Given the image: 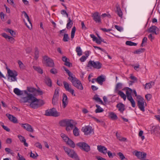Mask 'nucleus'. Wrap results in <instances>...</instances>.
<instances>
[{
  "instance_id": "obj_1",
  "label": "nucleus",
  "mask_w": 160,
  "mask_h": 160,
  "mask_svg": "<svg viewBox=\"0 0 160 160\" xmlns=\"http://www.w3.org/2000/svg\"><path fill=\"white\" fill-rule=\"evenodd\" d=\"M21 100L23 102L30 103V106L33 108H37L38 107V103H35L38 101V99L32 94L29 93L28 96L22 98Z\"/></svg>"
},
{
  "instance_id": "obj_2",
  "label": "nucleus",
  "mask_w": 160,
  "mask_h": 160,
  "mask_svg": "<svg viewBox=\"0 0 160 160\" xmlns=\"http://www.w3.org/2000/svg\"><path fill=\"white\" fill-rule=\"evenodd\" d=\"M6 69L7 70L8 78L10 82L17 81V78L16 77L18 76L17 72L15 70H10L8 67L7 64L5 62Z\"/></svg>"
},
{
  "instance_id": "obj_3",
  "label": "nucleus",
  "mask_w": 160,
  "mask_h": 160,
  "mask_svg": "<svg viewBox=\"0 0 160 160\" xmlns=\"http://www.w3.org/2000/svg\"><path fill=\"white\" fill-rule=\"evenodd\" d=\"M63 149L65 152L68 155L69 157L74 159L75 160H80L77 154L72 149L65 147H63Z\"/></svg>"
},
{
  "instance_id": "obj_4",
  "label": "nucleus",
  "mask_w": 160,
  "mask_h": 160,
  "mask_svg": "<svg viewBox=\"0 0 160 160\" xmlns=\"http://www.w3.org/2000/svg\"><path fill=\"white\" fill-rule=\"evenodd\" d=\"M97 149L99 152L104 154L106 155L107 153L109 158H113V156L112 153L109 151H108L107 148L105 147L102 145H98L97 146Z\"/></svg>"
},
{
  "instance_id": "obj_5",
  "label": "nucleus",
  "mask_w": 160,
  "mask_h": 160,
  "mask_svg": "<svg viewBox=\"0 0 160 160\" xmlns=\"http://www.w3.org/2000/svg\"><path fill=\"white\" fill-rule=\"evenodd\" d=\"M45 115L46 116H51L57 117L60 115V114L56 110L55 108L48 109L45 111Z\"/></svg>"
},
{
  "instance_id": "obj_6",
  "label": "nucleus",
  "mask_w": 160,
  "mask_h": 160,
  "mask_svg": "<svg viewBox=\"0 0 160 160\" xmlns=\"http://www.w3.org/2000/svg\"><path fill=\"white\" fill-rule=\"evenodd\" d=\"M102 64L99 62H95L94 61L90 60L88 63L87 67L90 68L91 67L97 69H100L102 68Z\"/></svg>"
},
{
  "instance_id": "obj_7",
  "label": "nucleus",
  "mask_w": 160,
  "mask_h": 160,
  "mask_svg": "<svg viewBox=\"0 0 160 160\" xmlns=\"http://www.w3.org/2000/svg\"><path fill=\"white\" fill-rule=\"evenodd\" d=\"M76 145L78 146L80 149L87 152H89L90 150L89 146L85 142H80L77 143Z\"/></svg>"
},
{
  "instance_id": "obj_8",
  "label": "nucleus",
  "mask_w": 160,
  "mask_h": 160,
  "mask_svg": "<svg viewBox=\"0 0 160 160\" xmlns=\"http://www.w3.org/2000/svg\"><path fill=\"white\" fill-rule=\"evenodd\" d=\"M71 120L65 119L60 121L59 124L62 127H70L71 129H73V126L71 122Z\"/></svg>"
},
{
  "instance_id": "obj_9",
  "label": "nucleus",
  "mask_w": 160,
  "mask_h": 160,
  "mask_svg": "<svg viewBox=\"0 0 160 160\" xmlns=\"http://www.w3.org/2000/svg\"><path fill=\"white\" fill-rule=\"evenodd\" d=\"M43 59L45 62L44 63L45 64L46 66L53 67H54V64L53 60L51 58L47 56H44L43 57Z\"/></svg>"
},
{
  "instance_id": "obj_10",
  "label": "nucleus",
  "mask_w": 160,
  "mask_h": 160,
  "mask_svg": "<svg viewBox=\"0 0 160 160\" xmlns=\"http://www.w3.org/2000/svg\"><path fill=\"white\" fill-rule=\"evenodd\" d=\"M138 99L137 100V104L138 108L144 112L145 109L144 105L145 100L142 97L138 96Z\"/></svg>"
},
{
  "instance_id": "obj_11",
  "label": "nucleus",
  "mask_w": 160,
  "mask_h": 160,
  "mask_svg": "<svg viewBox=\"0 0 160 160\" xmlns=\"http://www.w3.org/2000/svg\"><path fill=\"white\" fill-rule=\"evenodd\" d=\"M72 84L77 89L81 90L83 89V87L81 81L77 78L71 82Z\"/></svg>"
},
{
  "instance_id": "obj_12",
  "label": "nucleus",
  "mask_w": 160,
  "mask_h": 160,
  "mask_svg": "<svg viewBox=\"0 0 160 160\" xmlns=\"http://www.w3.org/2000/svg\"><path fill=\"white\" fill-rule=\"evenodd\" d=\"M159 31V28L155 26H151L147 30L148 32L154 33L156 35L158 34Z\"/></svg>"
},
{
  "instance_id": "obj_13",
  "label": "nucleus",
  "mask_w": 160,
  "mask_h": 160,
  "mask_svg": "<svg viewBox=\"0 0 160 160\" xmlns=\"http://www.w3.org/2000/svg\"><path fill=\"white\" fill-rule=\"evenodd\" d=\"M63 84L65 90L70 92L72 95H73L74 96H75V94H74V90L71 88V86L67 82L64 81L63 82Z\"/></svg>"
},
{
  "instance_id": "obj_14",
  "label": "nucleus",
  "mask_w": 160,
  "mask_h": 160,
  "mask_svg": "<svg viewBox=\"0 0 160 160\" xmlns=\"http://www.w3.org/2000/svg\"><path fill=\"white\" fill-rule=\"evenodd\" d=\"M63 68L64 70L68 73L69 77L68 78V79L71 82L76 79V78L75 77V75H73V73L70 72L67 68L65 67H63Z\"/></svg>"
},
{
  "instance_id": "obj_15",
  "label": "nucleus",
  "mask_w": 160,
  "mask_h": 160,
  "mask_svg": "<svg viewBox=\"0 0 160 160\" xmlns=\"http://www.w3.org/2000/svg\"><path fill=\"white\" fill-rule=\"evenodd\" d=\"M13 92L16 94L18 96L23 95L24 93L27 95V96H28V94L29 93L26 90L21 91L18 88H14L13 90Z\"/></svg>"
},
{
  "instance_id": "obj_16",
  "label": "nucleus",
  "mask_w": 160,
  "mask_h": 160,
  "mask_svg": "<svg viewBox=\"0 0 160 160\" xmlns=\"http://www.w3.org/2000/svg\"><path fill=\"white\" fill-rule=\"evenodd\" d=\"M92 16L93 18V20L96 22L101 23L100 16L99 15L98 12H96L93 13Z\"/></svg>"
},
{
  "instance_id": "obj_17",
  "label": "nucleus",
  "mask_w": 160,
  "mask_h": 160,
  "mask_svg": "<svg viewBox=\"0 0 160 160\" xmlns=\"http://www.w3.org/2000/svg\"><path fill=\"white\" fill-rule=\"evenodd\" d=\"M22 127L25 129L28 132H32L34 130L32 128L31 126L28 123H22L21 124Z\"/></svg>"
},
{
  "instance_id": "obj_18",
  "label": "nucleus",
  "mask_w": 160,
  "mask_h": 160,
  "mask_svg": "<svg viewBox=\"0 0 160 160\" xmlns=\"http://www.w3.org/2000/svg\"><path fill=\"white\" fill-rule=\"evenodd\" d=\"M82 131L84 132L86 135H88L92 133L93 132L92 128L88 126H85V127H83L82 129Z\"/></svg>"
},
{
  "instance_id": "obj_19",
  "label": "nucleus",
  "mask_w": 160,
  "mask_h": 160,
  "mask_svg": "<svg viewBox=\"0 0 160 160\" xmlns=\"http://www.w3.org/2000/svg\"><path fill=\"white\" fill-rule=\"evenodd\" d=\"M105 80V78L102 75L98 77L95 80L96 82L100 85H102L103 84V82Z\"/></svg>"
},
{
  "instance_id": "obj_20",
  "label": "nucleus",
  "mask_w": 160,
  "mask_h": 160,
  "mask_svg": "<svg viewBox=\"0 0 160 160\" xmlns=\"http://www.w3.org/2000/svg\"><path fill=\"white\" fill-rule=\"evenodd\" d=\"M62 97V107L63 108H65L68 105V97L64 93L63 94Z\"/></svg>"
},
{
  "instance_id": "obj_21",
  "label": "nucleus",
  "mask_w": 160,
  "mask_h": 160,
  "mask_svg": "<svg viewBox=\"0 0 160 160\" xmlns=\"http://www.w3.org/2000/svg\"><path fill=\"white\" fill-rule=\"evenodd\" d=\"M6 116L8 117V119L13 123H16L18 122L17 119L13 116L8 113L6 114Z\"/></svg>"
},
{
  "instance_id": "obj_22",
  "label": "nucleus",
  "mask_w": 160,
  "mask_h": 160,
  "mask_svg": "<svg viewBox=\"0 0 160 160\" xmlns=\"http://www.w3.org/2000/svg\"><path fill=\"white\" fill-rule=\"evenodd\" d=\"M116 107L118 108V110L122 113L125 110V105L122 103H118Z\"/></svg>"
},
{
  "instance_id": "obj_23",
  "label": "nucleus",
  "mask_w": 160,
  "mask_h": 160,
  "mask_svg": "<svg viewBox=\"0 0 160 160\" xmlns=\"http://www.w3.org/2000/svg\"><path fill=\"white\" fill-rule=\"evenodd\" d=\"M116 8H117L116 12L119 17L122 18V12L120 7L119 5L117 4L116 6Z\"/></svg>"
},
{
  "instance_id": "obj_24",
  "label": "nucleus",
  "mask_w": 160,
  "mask_h": 160,
  "mask_svg": "<svg viewBox=\"0 0 160 160\" xmlns=\"http://www.w3.org/2000/svg\"><path fill=\"white\" fill-rule=\"evenodd\" d=\"M44 81L46 84L49 87L52 86V81L50 78L48 76H45Z\"/></svg>"
},
{
  "instance_id": "obj_25",
  "label": "nucleus",
  "mask_w": 160,
  "mask_h": 160,
  "mask_svg": "<svg viewBox=\"0 0 160 160\" xmlns=\"http://www.w3.org/2000/svg\"><path fill=\"white\" fill-rule=\"evenodd\" d=\"M160 131V128L158 126H153L152 128L151 132L154 133H159Z\"/></svg>"
},
{
  "instance_id": "obj_26",
  "label": "nucleus",
  "mask_w": 160,
  "mask_h": 160,
  "mask_svg": "<svg viewBox=\"0 0 160 160\" xmlns=\"http://www.w3.org/2000/svg\"><path fill=\"white\" fill-rule=\"evenodd\" d=\"M109 117L113 120H116L118 119L117 115L113 112H109Z\"/></svg>"
},
{
  "instance_id": "obj_27",
  "label": "nucleus",
  "mask_w": 160,
  "mask_h": 160,
  "mask_svg": "<svg viewBox=\"0 0 160 160\" xmlns=\"http://www.w3.org/2000/svg\"><path fill=\"white\" fill-rule=\"evenodd\" d=\"M154 82H150L146 83L144 86L145 89H150L152 87V85H154Z\"/></svg>"
},
{
  "instance_id": "obj_28",
  "label": "nucleus",
  "mask_w": 160,
  "mask_h": 160,
  "mask_svg": "<svg viewBox=\"0 0 160 160\" xmlns=\"http://www.w3.org/2000/svg\"><path fill=\"white\" fill-rule=\"evenodd\" d=\"M72 24L73 22L71 20L70 18H69L68 21V23L67 24L66 28L68 29H69L72 27Z\"/></svg>"
},
{
  "instance_id": "obj_29",
  "label": "nucleus",
  "mask_w": 160,
  "mask_h": 160,
  "mask_svg": "<svg viewBox=\"0 0 160 160\" xmlns=\"http://www.w3.org/2000/svg\"><path fill=\"white\" fill-rule=\"evenodd\" d=\"M97 95H95L93 98V99L95 100L96 101L100 102L102 104L104 105L102 100H101L99 98L97 97Z\"/></svg>"
},
{
  "instance_id": "obj_30",
  "label": "nucleus",
  "mask_w": 160,
  "mask_h": 160,
  "mask_svg": "<svg viewBox=\"0 0 160 160\" xmlns=\"http://www.w3.org/2000/svg\"><path fill=\"white\" fill-rule=\"evenodd\" d=\"M67 143L71 148H73L75 147V144L74 142L69 139L67 142Z\"/></svg>"
},
{
  "instance_id": "obj_31",
  "label": "nucleus",
  "mask_w": 160,
  "mask_h": 160,
  "mask_svg": "<svg viewBox=\"0 0 160 160\" xmlns=\"http://www.w3.org/2000/svg\"><path fill=\"white\" fill-rule=\"evenodd\" d=\"M96 107H97V108L96 109L95 111V112L96 113L102 112L104 111V110L101 108L100 106L98 105H96Z\"/></svg>"
},
{
  "instance_id": "obj_32",
  "label": "nucleus",
  "mask_w": 160,
  "mask_h": 160,
  "mask_svg": "<svg viewBox=\"0 0 160 160\" xmlns=\"http://www.w3.org/2000/svg\"><path fill=\"white\" fill-rule=\"evenodd\" d=\"M27 18L28 20V22H29V25H27V23L25 22L24 20L23 21L24 22V23H25V24L26 25V26H27V27L28 28H29L30 29H31L32 28V23H31V21L29 17H28V18Z\"/></svg>"
},
{
  "instance_id": "obj_33",
  "label": "nucleus",
  "mask_w": 160,
  "mask_h": 160,
  "mask_svg": "<svg viewBox=\"0 0 160 160\" xmlns=\"http://www.w3.org/2000/svg\"><path fill=\"white\" fill-rule=\"evenodd\" d=\"M73 133L75 136L79 135V130L78 129L76 126H75L73 130Z\"/></svg>"
},
{
  "instance_id": "obj_34",
  "label": "nucleus",
  "mask_w": 160,
  "mask_h": 160,
  "mask_svg": "<svg viewBox=\"0 0 160 160\" xmlns=\"http://www.w3.org/2000/svg\"><path fill=\"white\" fill-rule=\"evenodd\" d=\"M70 39V38L68 34L65 33L63 35L62 40L64 42H68Z\"/></svg>"
},
{
  "instance_id": "obj_35",
  "label": "nucleus",
  "mask_w": 160,
  "mask_h": 160,
  "mask_svg": "<svg viewBox=\"0 0 160 160\" xmlns=\"http://www.w3.org/2000/svg\"><path fill=\"white\" fill-rule=\"evenodd\" d=\"M33 68L38 73L41 74H42L43 73L42 70L40 68L37 67L35 66H33Z\"/></svg>"
},
{
  "instance_id": "obj_36",
  "label": "nucleus",
  "mask_w": 160,
  "mask_h": 160,
  "mask_svg": "<svg viewBox=\"0 0 160 160\" xmlns=\"http://www.w3.org/2000/svg\"><path fill=\"white\" fill-rule=\"evenodd\" d=\"M118 94L120 96V97L122 98L124 100H126V96L123 92L121 91H119L118 92Z\"/></svg>"
},
{
  "instance_id": "obj_37",
  "label": "nucleus",
  "mask_w": 160,
  "mask_h": 160,
  "mask_svg": "<svg viewBox=\"0 0 160 160\" xmlns=\"http://www.w3.org/2000/svg\"><path fill=\"white\" fill-rule=\"evenodd\" d=\"M5 31L7 32L10 33L11 35L12 36H14L16 35V33L14 31L9 28L6 29Z\"/></svg>"
},
{
  "instance_id": "obj_38",
  "label": "nucleus",
  "mask_w": 160,
  "mask_h": 160,
  "mask_svg": "<svg viewBox=\"0 0 160 160\" xmlns=\"http://www.w3.org/2000/svg\"><path fill=\"white\" fill-rule=\"evenodd\" d=\"M145 49L144 48H140L136 50L134 52V54H139L144 52Z\"/></svg>"
},
{
  "instance_id": "obj_39",
  "label": "nucleus",
  "mask_w": 160,
  "mask_h": 160,
  "mask_svg": "<svg viewBox=\"0 0 160 160\" xmlns=\"http://www.w3.org/2000/svg\"><path fill=\"white\" fill-rule=\"evenodd\" d=\"M76 30V28L75 27H73L72 29L71 32V38L72 39L74 36Z\"/></svg>"
},
{
  "instance_id": "obj_40",
  "label": "nucleus",
  "mask_w": 160,
  "mask_h": 160,
  "mask_svg": "<svg viewBox=\"0 0 160 160\" xmlns=\"http://www.w3.org/2000/svg\"><path fill=\"white\" fill-rule=\"evenodd\" d=\"M122 83H117L115 87V91H118V89H121L122 88Z\"/></svg>"
},
{
  "instance_id": "obj_41",
  "label": "nucleus",
  "mask_w": 160,
  "mask_h": 160,
  "mask_svg": "<svg viewBox=\"0 0 160 160\" xmlns=\"http://www.w3.org/2000/svg\"><path fill=\"white\" fill-rule=\"evenodd\" d=\"M126 90V94H131L132 93L133 90L130 88L126 87L125 88Z\"/></svg>"
},
{
  "instance_id": "obj_42",
  "label": "nucleus",
  "mask_w": 160,
  "mask_h": 160,
  "mask_svg": "<svg viewBox=\"0 0 160 160\" xmlns=\"http://www.w3.org/2000/svg\"><path fill=\"white\" fill-rule=\"evenodd\" d=\"M141 153L140 159L141 160H147V159H145L146 157L147 153L144 152H141Z\"/></svg>"
},
{
  "instance_id": "obj_43",
  "label": "nucleus",
  "mask_w": 160,
  "mask_h": 160,
  "mask_svg": "<svg viewBox=\"0 0 160 160\" xmlns=\"http://www.w3.org/2000/svg\"><path fill=\"white\" fill-rule=\"evenodd\" d=\"M133 154H135V155L137 156L139 159H140L141 155V154H142L141 152L136 150L134 151Z\"/></svg>"
},
{
  "instance_id": "obj_44",
  "label": "nucleus",
  "mask_w": 160,
  "mask_h": 160,
  "mask_svg": "<svg viewBox=\"0 0 160 160\" xmlns=\"http://www.w3.org/2000/svg\"><path fill=\"white\" fill-rule=\"evenodd\" d=\"M76 51L78 56H80L82 55V51L80 47H77L76 48Z\"/></svg>"
},
{
  "instance_id": "obj_45",
  "label": "nucleus",
  "mask_w": 160,
  "mask_h": 160,
  "mask_svg": "<svg viewBox=\"0 0 160 160\" xmlns=\"http://www.w3.org/2000/svg\"><path fill=\"white\" fill-rule=\"evenodd\" d=\"M58 98L53 97L52 99V103L54 105H57L58 103Z\"/></svg>"
},
{
  "instance_id": "obj_46",
  "label": "nucleus",
  "mask_w": 160,
  "mask_h": 160,
  "mask_svg": "<svg viewBox=\"0 0 160 160\" xmlns=\"http://www.w3.org/2000/svg\"><path fill=\"white\" fill-rule=\"evenodd\" d=\"M126 44L127 45L132 46H136L137 45V43L132 42L131 41H127L126 42Z\"/></svg>"
},
{
  "instance_id": "obj_47",
  "label": "nucleus",
  "mask_w": 160,
  "mask_h": 160,
  "mask_svg": "<svg viewBox=\"0 0 160 160\" xmlns=\"http://www.w3.org/2000/svg\"><path fill=\"white\" fill-rule=\"evenodd\" d=\"M35 58L36 60H37L39 57V51L38 50L37 48H35V52L34 53Z\"/></svg>"
},
{
  "instance_id": "obj_48",
  "label": "nucleus",
  "mask_w": 160,
  "mask_h": 160,
  "mask_svg": "<svg viewBox=\"0 0 160 160\" xmlns=\"http://www.w3.org/2000/svg\"><path fill=\"white\" fill-rule=\"evenodd\" d=\"M27 90L29 92L33 93L36 91V89L32 87H27Z\"/></svg>"
},
{
  "instance_id": "obj_49",
  "label": "nucleus",
  "mask_w": 160,
  "mask_h": 160,
  "mask_svg": "<svg viewBox=\"0 0 160 160\" xmlns=\"http://www.w3.org/2000/svg\"><path fill=\"white\" fill-rule=\"evenodd\" d=\"M116 136L117 138L120 141L125 142L127 140V138H126L122 137L120 136H118L117 135V133H116Z\"/></svg>"
},
{
  "instance_id": "obj_50",
  "label": "nucleus",
  "mask_w": 160,
  "mask_h": 160,
  "mask_svg": "<svg viewBox=\"0 0 160 160\" xmlns=\"http://www.w3.org/2000/svg\"><path fill=\"white\" fill-rule=\"evenodd\" d=\"M38 101H37V102L38 104V105L40 106H42L45 104V102L43 100L38 99Z\"/></svg>"
},
{
  "instance_id": "obj_51",
  "label": "nucleus",
  "mask_w": 160,
  "mask_h": 160,
  "mask_svg": "<svg viewBox=\"0 0 160 160\" xmlns=\"http://www.w3.org/2000/svg\"><path fill=\"white\" fill-rule=\"evenodd\" d=\"M5 150V151L7 152V154H8L10 153L11 155H13L14 154V153L12 152V151L11 150L10 148H6Z\"/></svg>"
},
{
  "instance_id": "obj_52",
  "label": "nucleus",
  "mask_w": 160,
  "mask_h": 160,
  "mask_svg": "<svg viewBox=\"0 0 160 160\" xmlns=\"http://www.w3.org/2000/svg\"><path fill=\"white\" fill-rule=\"evenodd\" d=\"M34 146L35 147L40 149H42V146L41 144L38 142H37L35 143L34 144Z\"/></svg>"
},
{
  "instance_id": "obj_53",
  "label": "nucleus",
  "mask_w": 160,
  "mask_h": 160,
  "mask_svg": "<svg viewBox=\"0 0 160 160\" xmlns=\"http://www.w3.org/2000/svg\"><path fill=\"white\" fill-rule=\"evenodd\" d=\"M59 91V89L58 88H56L53 97L58 98Z\"/></svg>"
},
{
  "instance_id": "obj_54",
  "label": "nucleus",
  "mask_w": 160,
  "mask_h": 160,
  "mask_svg": "<svg viewBox=\"0 0 160 160\" xmlns=\"http://www.w3.org/2000/svg\"><path fill=\"white\" fill-rule=\"evenodd\" d=\"M18 63L19 65V67L21 68L24 69V68L25 66L21 61L18 60Z\"/></svg>"
},
{
  "instance_id": "obj_55",
  "label": "nucleus",
  "mask_w": 160,
  "mask_h": 160,
  "mask_svg": "<svg viewBox=\"0 0 160 160\" xmlns=\"http://www.w3.org/2000/svg\"><path fill=\"white\" fill-rule=\"evenodd\" d=\"M36 155H35L34 153H32V152H30V157L33 159H36L38 156L37 153H36Z\"/></svg>"
},
{
  "instance_id": "obj_56",
  "label": "nucleus",
  "mask_w": 160,
  "mask_h": 160,
  "mask_svg": "<svg viewBox=\"0 0 160 160\" xmlns=\"http://www.w3.org/2000/svg\"><path fill=\"white\" fill-rule=\"evenodd\" d=\"M17 158L18 160H26L24 157L20 155L19 153L18 154Z\"/></svg>"
},
{
  "instance_id": "obj_57",
  "label": "nucleus",
  "mask_w": 160,
  "mask_h": 160,
  "mask_svg": "<svg viewBox=\"0 0 160 160\" xmlns=\"http://www.w3.org/2000/svg\"><path fill=\"white\" fill-rule=\"evenodd\" d=\"M50 72L53 74H56L58 72L56 68H53L50 70Z\"/></svg>"
},
{
  "instance_id": "obj_58",
  "label": "nucleus",
  "mask_w": 160,
  "mask_h": 160,
  "mask_svg": "<svg viewBox=\"0 0 160 160\" xmlns=\"http://www.w3.org/2000/svg\"><path fill=\"white\" fill-rule=\"evenodd\" d=\"M145 97L148 101H149L152 98V95L150 94H148L145 95Z\"/></svg>"
},
{
  "instance_id": "obj_59",
  "label": "nucleus",
  "mask_w": 160,
  "mask_h": 160,
  "mask_svg": "<svg viewBox=\"0 0 160 160\" xmlns=\"http://www.w3.org/2000/svg\"><path fill=\"white\" fill-rule=\"evenodd\" d=\"M93 47H94V48H95L101 50L103 52L105 53L108 54V53L104 49L100 47H98V46H93Z\"/></svg>"
},
{
  "instance_id": "obj_60",
  "label": "nucleus",
  "mask_w": 160,
  "mask_h": 160,
  "mask_svg": "<svg viewBox=\"0 0 160 160\" xmlns=\"http://www.w3.org/2000/svg\"><path fill=\"white\" fill-rule=\"evenodd\" d=\"M117 154L118 156H119V158L121 159H123L124 158L125 156L122 153L119 152L117 153Z\"/></svg>"
},
{
  "instance_id": "obj_61",
  "label": "nucleus",
  "mask_w": 160,
  "mask_h": 160,
  "mask_svg": "<svg viewBox=\"0 0 160 160\" xmlns=\"http://www.w3.org/2000/svg\"><path fill=\"white\" fill-rule=\"evenodd\" d=\"M18 137L19 138L20 141L22 142H24V141H25L26 140L25 139V138H24V137L22 136H18Z\"/></svg>"
},
{
  "instance_id": "obj_62",
  "label": "nucleus",
  "mask_w": 160,
  "mask_h": 160,
  "mask_svg": "<svg viewBox=\"0 0 160 160\" xmlns=\"http://www.w3.org/2000/svg\"><path fill=\"white\" fill-rule=\"evenodd\" d=\"M64 65L69 67H70L72 66V64L69 62L68 60L65 62Z\"/></svg>"
},
{
  "instance_id": "obj_63",
  "label": "nucleus",
  "mask_w": 160,
  "mask_h": 160,
  "mask_svg": "<svg viewBox=\"0 0 160 160\" xmlns=\"http://www.w3.org/2000/svg\"><path fill=\"white\" fill-rule=\"evenodd\" d=\"M115 28L118 31L120 32H121L122 30L123 29L121 27H120L117 25H115Z\"/></svg>"
},
{
  "instance_id": "obj_64",
  "label": "nucleus",
  "mask_w": 160,
  "mask_h": 160,
  "mask_svg": "<svg viewBox=\"0 0 160 160\" xmlns=\"http://www.w3.org/2000/svg\"><path fill=\"white\" fill-rule=\"evenodd\" d=\"M130 101V102L131 103L132 106L134 108L136 106V104L134 99H132Z\"/></svg>"
}]
</instances>
